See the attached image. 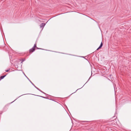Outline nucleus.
<instances>
[{
	"label": "nucleus",
	"mask_w": 131,
	"mask_h": 131,
	"mask_svg": "<svg viewBox=\"0 0 131 131\" xmlns=\"http://www.w3.org/2000/svg\"><path fill=\"white\" fill-rule=\"evenodd\" d=\"M102 46H103V43H102V41L101 42V43L100 45V46L98 48V49H100L101 48V47Z\"/></svg>",
	"instance_id": "20e7f679"
},
{
	"label": "nucleus",
	"mask_w": 131,
	"mask_h": 131,
	"mask_svg": "<svg viewBox=\"0 0 131 131\" xmlns=\"http://www.w3.org/2000/svg\"><path fill=\"white\" fill-rule=\"evenodd\" d=\"M6 75H3V76H1L0 77V80H1V79H4V78L6 76Z\"/></svg>",
	"instance_id": "423d86ee"
},
{
	"label": "nucleus",
	"mask_w": 131,
	"mask_h": 131,
	"mask_svg": "<svg viewBox=\"0 0 131 131\" xmlns=\"http://www.w3.org/2000/svg\"><path fill=\"white\" fill-rule=\"evenodd\" d=\"M99 49H98V48L97 49V50H98Z\"/></svg>",
	"instance_id": "f3484780"
},
{
	"label": "nucleus",
	"mask_w": 131,
	"mask_h": 131,
	"mask_svg": "<svg viewBox=\"0 0 131 131\" xmlns=\"http://www.w3.org/2000/svg\"><path fill=\"white\" fill-rule=\"evenodd\" d=\"M46 25V24L44 23H43L41 24L40 25V27L41 28H43L45 25Z\"/></svg>",
	"instance_id": "f03ea898"
},
{
	"label": "nucleus",
	"mask_w": 131,
	"mask_h": 131,
	"mask_svg": "<svg viewBox=\"0 0 131 131\" xmlns=\"http://www.w3.org/2000/svg\"><path fill=\"white\" fill-rule=\"evenodd\" d=\"M25 59H21V63H22L24 61H25Z\"/></svg>",
	"instance_id": "1a4fd4ad"
},
{
	"label": "nucleus",
	"mask_w": 131,
	"mask_h": 131,
	"mask_svg": "<svg viewBox=\"0 0 131 131\" xmlns=\"http://www.w3.org/2000/svg\"><path fill=\"white\" fill-rule=\"evenodd\" d=\"M78 90H78H76V91L75 92H76L77 91V90Z\"/></svg>",
	"instance_id": "aec40b11"
},
{
	"label": "nucleus",
	"mask_w": 131,
	"mask_h": 131,
	"mask_svg": "<svg viewBox=\"0 0 131 131\" xmlns=\"http://www.w3.org/2000/svg\"><path fill=\"white\" fill-rule=\"evenodd\" d=\"M8 104L6 105L4 107V109H7L8 108Z\"/></svg>",
	"instance_id": "0eeeda50"
},
{
	"label": "nucleus",
	"mask_w": 131,
	"mask_h": 131,
	"mask_svg": "<svg viewBox=\"0 0 131 131\" xmlns=\"http://www.w3.org/2000/svg\"><path fill=\"white\" fill-rule=\"evenodd\" d=\"M24 73V74L25 75V76H26V77H27V76H26V75H25V73Z\"/></svg>",
	"instance_id": "2eb2a0df"
},
{
	"label": "nucleus",
	"mask_w": 131,
	"mask_h": 131,
	"mask_svg": "<svg viewBox=\"0 0 131 131\" xmlns=\"http://www.w3.org/2000/svg\"><path fill=\"white\" fill-rule=\"evenodd\" d=\"M36 49H41V48H38V47H36Z\"/></svg>",
	"instance_id": "ddd939ff"
},
{
	"label": "nucleus",
	"mask_w": 131,
	"mask_h": 131,
	"mask_svg": "<svg viewBox=\"0 0 131 131\" xmlns=\"http://www.w3.org/2000/svg\"><path fill=\"white\" fill-rule=\"evenodd\" d=\"M41 92H42V93H44V94H45V93L44 92H42V91H41Z\"/></svg>",
	"instance_id": "4468645a"
},
{
	"label": "nucleus",
	"mask_w": 131,
	"mask_h": 131,
	"mask_svg": "<svg viewBox=\"0 0 131 131\" xmlns=\"http://www.w3.org/2000/svg\"><path fill=\"white\" fill-rule=\"evenodd\" d=\"M81 122L83 123H87L90 122L89 121H82Z\"/></svg>",
	"instance_id": "9d476101"
},
{
	"label": "nucleus",
	"mask_w": 131,
	"mask_h": 131,
	"mask_svg": "<svg viewBox=\"0 0 131 131\" xmlns=\"http://www.w3.org/2000/svg\"><path fill=\"white\" fill-rule=\"evenodd\" d=\"M37 96H38L41 97H42V98H44V99H46V97H45L44 96H40V95H37Z\"/></svg>",
	"instance_id": "6e6552de"
},
{
	"label": "nucleus",
	"mask_w": 131,
	"mask_h": 131,
	"mask_svg": "<svg viewBox=\"0 0 131 131\" xmlns=\"http://www.w3.org/2000/svg\"><path fill=\"white\" fill-rule=\"evenodd\" d=\"M37 89L39 91H40L41 92V90H40V89H39L38 88H37V87H36L35 88Z\"/></svg>",
	"instance_id": "9b49d317"
},
{
	"label": "nucleus",
	"mask_w": 131,
	"mask_h": 131,
	"mask_svg": "<svg viewBox=\"0 0 131 131\" xmlns=\"http://www.w3.org/2000/svg\"><path fill=\"white\" fill-rule=\"evenodd\" d=\"M36 47V44H35L33 47L29 50V52L30 53L33 52L35 50V48Z\"/></svg>",
	"instance_id": "f257e3e1"
},
{
	"label": "nucleus",
	"mask_w": 131,
	"mask_h": 131,
	"mask_svg": "<svg viewBox=\"0 0 131 131\" xmlns=\"http://www.w3.org/2000/svg\"><path fill=\"white\" fill-rule=\"evenodd\" d=\"M85 59H86V60H87V59H86V58H85Z\"/></svg>",
	"instance_id": "a211bd4d"
},
{
	"label": "nucleus",
	"mask_w": 131,
	"mask_h": 131,
	"mask_svg": "<svg viewBox=\"0 0 131 131\" xmlns=\"http://www.w3.org/2000/svg\"><path fill=\"white\" fill-rule=\"evenodd\" d=\"M24 73V74L25 75V76H26V77H27V76H26V75H25V73Z\"/></svg>",
	"instance_id": "dca6fc26"
},
{
	"label": "nucleus",
	"mask_w": 131,
	"mask_h": 131,
	"mask_svg": "<svg viewBox=\"0 0 131 131\" xmlns=\"http://www.w3.org/2000/svg\"><path fill=\"white\" fill-rule=\"evenodd\" d=\"M10 69H8V70H5V71L6 72H8L9 71V70Z\"/></svg>",
	"instance_id": "f8f14e48"
},
{
	"label": "nucleus",
	"mask_w": 131,
	"mask_h": 131,
	"mask_svg": "<svg viewBox=\"0 0 131 131\" xmlns=\"http://www.w3.org/2000/svg\"><path fill=\"white\" fill-rule=\"evenodd\" d=\"M102 46H103V43H102V41L101 42V43L100 45V46L98 48V49H100L101 48V47Z\"/></svg>",
	"instance_id": "39448f33"
},
{
	"label": "nucleus",
	"mask_w": 131,
	"mask_h": 131,
	"mask_svg": "<svg viewBox=\"0 0 131 131\" xmlns=\"http://www.w3.org/2000/svg\"><path fill=\"white\" fill-rule=\"evenodd\" d=\"M89 79L88 80V81H87V82H87L88 81H89Z\"/></svg>",
	"instance_id": "6ab92c4d"
},
{
	"label": "nucleus",
	"mask_w": 131,
	"mask_h": 131,
	"mask_svg": "<svg viewBox=\"0 0 131 131\" xmlns=\"http://www.w3.org/2000/svg\"><path fill=\"white\" fill-rule=\"evenodd\" d=\"M26 77L28 79V80H29V81L31 83V84L35 87L36 88V86L34 85V84L27 77Z\"/></svg>",
	"instance_id": "7ed1b4c3"
},
{
	"label": "nucleus",
	"mask_w": 131,
	"mask_h": 131,
	"mask_svg": "<svg viewBox=\"0 0 131 131\" xmlns=\"http://www.w3.org/2000/svg\"><path fill=\"white\" fill-rule=\"evenodd\" d=\"M82 57L83 58H84V57Z\"/></svg>",
	"instance_id": "412c9836"
}]
</instances>
